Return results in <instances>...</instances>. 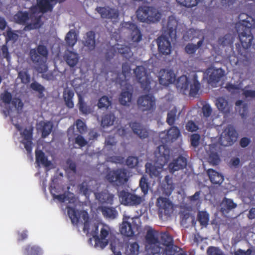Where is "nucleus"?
I'll use <instances>...</instances> for the list:
<instances>
[{"mask_svg":"<svg viewBox=\"0 0 255 255\" xmlns=\"http://www.w3.org/2000/svg\"><path fill=\"white\" fill-rule=\"evenodd\" d=\"M180 135V130L177 127H172L165 134V132H161L159 136L162 143H168L173 142L178 138Z\"/></svg>","mask_w":255,"mask_h":255,"instance_id":"nucleus-19","label":"nucleus"},{"mask_svg":"<svg viewBox=\"0 0 255 255\" xmlns=\"http://www.w3.org/2000/svg\"><path fill=\"white\" fill-rule=\"evenodd\" d=\"M190 81L186 75H182L179 77L177 80L176 87L184 94L188 91Z\"/></svg>","mask_w":255,"mask_h":255,"instance_id":"nucleus-33","label":"nucleus"},{"mask_svg":"<svg viewBox=\"0 0 255 255\" xmlns=\"http://www.w3.org/2000/svg\"><path fill=\"white\" fill-rule=\"evenodd\" d=\"M48 51L46 46L42 44L38 45L36 48L31 49L29 51V56L33 63L36 64V70L39 73H45L48 70V66L45 59L47 58Z\"/></svg>","mask_w":255,"mask_h":255,"instance_id":"nucleus-2","label":"nucleus"},{"mask_svg":"<svg viewBox=\"0 0 255 255\" xmlns=\"http://www.w3.org/2000/svg\"><path fill=\"white\" fill-rule=\"evenodd\" d=\"M64 59L71 67H74L79 61L78 54L71 51H68L64 55Z\"/></svg>","mask_w":255,"mask_h":255,"instance_id":"nucleus-35","label":"nucleus"},{"mask_svg":"<svg viewBox=\"0 0 255 255\" xmlns=\"http://www.w3.org/2000/svg\"><path fill=\"white\" fill-rule=\"evenodd\" d=\"M216 105L218 109L222 113L227 115L231 110L232 106L228 101L223 97H219L216 100Z\"/></svg>","mask_w":255,"mask_h":255,"instance_id":"nucleus-24","label":"nucleus"},{"mask_svg":"<svg viewBox=\"0 0 255 255\" xmlns=\"http://www.w3.org/2000/svg\"><path fill=\"white\" fill-rule=\"evenodd\" d=\"M147 244L150 246L149 249H147L149 253L152 255L159 254L160 252L161 248L159 246V241L157 237L155 236L154 231L149 229L145 237Z\"/></svg>","mask_w":255,"mask_h":255,"instance_id":"nucleus-12","label":"nucleus"},{"mask_svg":"<svg viewBox=\"0 0 255 255\" xmlns=\"http://www.w3.org/2000/svg\"><path fill=\"white\" fill-rule=\"evenodd\" d=\"M35 159L36 162L41 164L46 167L51 165V162L48 160L44 153L41 150L35 151Z\"/></svg>","mask_w":255,"mask_h":255,"instance_id":"nucleus-37","label":"nucleus"},{"mask_svg":"<svg viewBox=\"0 0 255 255\" xmlns=\"http://www.w3.org/2000/svg\"><path fill=\"white\" fill-rule=\"evenodd\" d=\"M233 37L231 34H225L224 36L219 38L218 42L220 45L223 46H227L232 44Z\"/></svg>","mask_w":255,"mask_h":255,"instance_id":"nucleus-51","label":"nucleus"},{"mask_svg":"<svg viewBox=\"0 0 255 255\" xmlns=\"http://www.w3.org/2000/svg\"><path fill=\"white\" fill-rule=\"evenodd\" d=\"M238 22L236 24L237 30L255 28V19L247 13H241L238 16Z\"/></svg>","mask_w":255,"mask_h":255,"instance_id":"nucleus-11","label":"nucleus"},{"mask_svg":"<svg viewBox=\"0 0 255 255\" xmlns=\"http://www.w3.org/2000/svg\"><path fill=\"white\" fill-rule=\"evenodd\" d=\"M98 209L106 218L114 219L118 216V212L115 208L106 206L99 207Z\"/></svg>","mask_w":255,"mask_h":255,"instance_id":"nucleus-34","label":"nucleus"},{"mask_svg":"<svg viewBox=\"0 0 255 255\" xmlns=\"http://www.w3.org/2000/svg\"><path fill=\"white\" fill-rule=\"evenodd\" d=\"M187 164V159L180 155L169 163L168 165L169 171L173 173L176 171L183 169L186 167Z\"/></svg>","mask_w":255,"mask_h":255,"instance_id":"nucleus-21","label":"nucleus"},{"mask_svg":"<svg viewBox=\"0 0 255 255\" xmlns=\"http://www.w3.org/2000/svg\"><path fill=\"white\" fill-rule=\"evenodd\" d=\"M133 133L141 139L147 138L151 134L152 130L139 123L131 122L129 124Z\"/></svg>","mask_w":255,"mask_h":255,"instance_id":"nucleus-14","label":"nucleus"},{"mask_svg":"<svg viewBox=\"0 0 255 255\" xmlns=\"http://www.w3.org/2000/svg\"><path fill=\"white\" fill-rule=\"evenodd\" d=\"M119 198L122 203L125 205L136 206L142 202V198L140 196L125 190H122L120 192Z\"/></svg>","mask_w":255,"mask_h":255,"instance_id":"nucleus-13","label":"nucleus"},{"mask_svg":"<svg viewBox=\"0 0 255 255\" xmlns=\"http://www.w3.org/2000/svg\"><path fill=\"white\" fill-rule=\"evenodd\" d=\"M161 240L163 245L167 248L172 247L173 245V239L168 234H163L161 235Z\"/></svg>","mask_w":255,"mask_h":255,"instance_id":"nucleus-54","label":"nucleus"},{"mask_svg":"<svg viewBox=\"0 0 255 255\" xmlns=\"http://www.w3.org/2000/svg\"><path fill=\"white\" fill-rule=\"evenodd\" d=\"M208 160L210 164L217 165L220 163L221 159L217 152H211L209 154Z\"/></svg>","mask_w":255,"mask_h":255,"instance_id":"nucleus-56","label":"nucleus"},{"mask_svg":"<svg viewBox=\"0 0 255 255\" xmlns=\"http://www.w3.org/2000/svg\"><path fill=\"white\" fill-rule=\"evenodd\" d=\"M177 110L176 107H174L171 110L167 113L166 122L170 126H173L176 121V114Z\"/></svg>","mask_w":255,"mask_h":255,"instance_id":"nucleus-47","label":"nucleus"},{"mask_svg":"<svg viewBox=\"0 0 255 255\" xmlns=\"http://www.w3.org/2000/svg\"><path fill=\"white\" fill-rule=\"evenodd\" d=\"M176 75L172 70L162 69L159 72L158 80L160 84L167 86L175 82Z\"/></svg>","mask_w":255,"mask_h":255,"instance_id":"nucleus-17","label":"nucleus"},{"mask_svg":"<svg viewBox=\"0 0 255 255\" xmlns=\"http://www.w3.org/2000/svg\"><path fill=\"white\" fill-rule=\"evenodd\" d=\"M111 105L110 99L107 96H103L99 100L97 106L99 109H108Z\"/></svg>","mask_w":255,"mask_h":255,"instance_id":"nucleus-49","label":"nucleus"},{"mask_svg":"<svg viewBox=\"0 0 255 255\" xmlns=\"http://www.w3.org/2000/svg\"><path fill=\"white\" fill-rule=\"evenodd\" d=\"M236 106L237 107L242 106L240 109L239 110V112L242 118H245L248 113V105L247 104H244L243 101L241 100H237L236 102Z\"/></svg>","mask_w":255,"mask_h":255,"instance_id":"nucleus-50","label":"nucleus"},{"mask_svg":"<svg viewBox=\"0 0 255 255\" xmlns=\"http://www.w3.org/2000/svg\"><path fill=\"white\" fill-rule=\"evenodd\" d=\"M156 205L159 215L169 216L173 212L172 203L167 198L159 197L157 200Z\"/></svg>","mask_w":255,"mask_h":255,"instance_id":"nucleus-15","label":"nucleus"},{"mask_svg":"<svg viewBox=\"0 0 255 255\" xmlns=\"http://www.w3.org/2000/svg\"><path fill=\"white\" fill-rule=\"evenodd\" d=\"M237 204L231 199L225 198L222 202L221 211L223 213H228L231 210L237 207Z\"/></svg>","mask_w":255,"mask_h":255,"instance_id":"nucleus-42","label":"nucleus"},{"mask_svg":"<svg viewBox=\"0 0 255 255\" xmlns=\"http://www.w3.org/2000/svg\"><path fill=\"white\" fill-rule=\"evenodd\" d=\"M209 179L214 184L220 185L224 180V176L221 173L213 169H209L207 171Z\"/></svg>","mask_w":255,"mask_h":255,"instance_id":"nucleus-29","label":"nucleus"},{"mask_svg":"<svg viewBox=\"0 0 255 255\" xmlns=\"http://www.w3.org/2000/svg\"><path fill=\"white\" fill-rule=\"evenodd\" d=\"M116 119L113 113L105 115L102 118V124L103 127H109L113 125Z\"/></svg>","mask_w":255,"mask_h":255,"instance_id":"nucleus-45","label":"nucleus"},{"mask_svg":"<svg viewBox=\"0 0 255 255\" xmlns=\"http://www.w3.org/2000/svg\"><path fill=\"white\" fill-rule=\"evenodd\" d=\"M208 82L210 83L218 82L224 76V71L221 69L208 68L206 71Z\"/></svg>","mask_w":255,"mask_h":255,"instance_id":"nucleus-22","label":"nucleus"},{"mask_svg":"<svg viewBox=\"0 0 255 255\" xmlns=\"http://www.w3.org/2000/svg\"><path fill=\"white\" fill-rule=\"evenodd\" d=\"M106 178L110 183L119 186L126 183L128 176L126 169L118 168L109 171L106 175Z\"/></svg>","mask_w":255,"mask_h":255,"instance_id":"nucleus-7","label":"nucleus"},{"mask_svg":"<svg viewBox=\"0 0 255 255\" xmlns=\"http://www.w3.org/2000/svg\"><path fill=\"white\" fill-rule=\"evenodd\" d=\"M136 13L137 19L142 22L154 23L159 21L161 18V13L153 6H140Z\"/></svg>","mask_w":255,"mask_h":255,"instance_id":"nucleus-4","label":"nucleus"},{"mask_svg":"<svg viewBox=\"0 0 255 255\" xmlns=\"http://www.w3.org/2000/svg\"><path fill=\"white\" fill-rule=\"evenodd\" d=\"M132 93L128 90H123L119 98V101L121 105L125 106H129L131 102Z\"/></svg>","mask_w":255,"mask_h":255,"instance_id":"nucleus-31","label":"nucleus"},{"mask_svg":"<svg viewBox=\"0 0 255 255\" xmlns=\"http://www.w3.org/2000/svg\"><path fill=\"white\" fill-rule=\"evenodd\" d=\"M124 26L131 31V40L134 42H139L142 39V35L136 24L130 22H126Z\"/></svg>","mask_w":255,"mask_h":255,"instance_id":"nucleus-20","label":"nucleus"},{"mask_svg":"<svg viewBox=\"0 0 255 255\" xmlns=\"http://www.w3.org/2000/svg\"><path fill=\"white\" fill-rule=\"evenodd\" d=\"M200 135L198 133H194L191 136V144L194 147H197L200 143Z\"/></svg>","mask_w":255,"mask_h":255,"instance_id":"nucleus-62","label":"nucleus"},{"mask_svg":"<svg viewBox=\"0 0 255 255\" xmlns=\"http://www.w3.org/2000/svg\"><path fill=\"white\" fill-rule=\"evenodd\" d=\"M170 153V150L166 145H160L157 147L154 151L155 162H147L145 165L146 173L151 178H161L160 174L163 170V166L169 159Z\"/></svg>","mask_w":255,"mask_h":255,"instance_id":"nucleus-1","label":"nucleus"},{"mask_svg":"<svg viewBox=\"0 0 255 255\" xmlns=\"http://www.w3.org/2000/svg\"><path fill=\"white\" fill-rule=\"evenodd\" d=\"M177 25V22L173 17H169L167 22V35L168 38L171 39L176 38V28Z\"/></svg>","mask_w":255,"mask_h":255,"instance_id":"nucleus-30","label":"nucleus"},{"mask_svg":"<svg viewBox=\"0 0 255 255\" xmlns=\"http://www.w3.org/2000/svg\"><path fill=\"white\" fill-rule=\"evenodd\" d=\"M84 45L89 50H93L96 46L95 33L93 31H88L84 37Z\"/></svg>","mask_w":255,"mask_h":255,"instance_id":"nucleus-26","label":"nucleus"},{"mask_svg":"<svg viewBox=\"0 0 255 255\" xmlns=\"http://www.w3.org/2000/svg\"><path fill=\"white\" fill-rule=\"evenodd\" d=\"M120 231L122 235L127 237H131L134 234L131 224L127 221L123 222Z\"/></svg>","mask_w":255,"mask_h":255,"instance_id":"nucleus-38","label":"nucleus"},{"mask_svg":"<svg viewBox=\"0 0 255 255\" xmlns=\"http://www.w3.org/2000/svg\"><path fill=\"white\" fill-rule=\"evenodd\" d=\"M138 163V158L135 156H129L126 160V164L131 168L135 167Z\"/></svg>","mask_w":255,"mask_h":255,"instance_id":"nucleus-58","label":"nucleus"},{"mask_svg":"<svg viewBox=\"0 0 255 255\" xmlns=\"http://www.w3.org/2000/svg\"><path fill=\"white\" fill-rule=\"evenodd\" d=\"M117 49L118 52L127 59L129 60L132 56L130 48L128 46L118 44Z\"/></svg>","mask_w":255,"mask_h":255,"instance_id":"nucleus-40","label":"nucleus"},{"mask_svg":"<svg viewBox=\"0 0 255 255\" xmlns=\"http://www.w3.org/2000/svg\"><path fill=\"white\" fill-rule=\"evenodd\" d=\"M110 233V229L108 226H103L101 229L100 237H96V242L101 243V246L102 248L105 247L108 245L109 242L106 238L108 237Z\"/></svg>","mask_w":255,"mask_h":255,"instance_id":"nucleus-28","label":"nucleus"},{"mask_svg":"<svg viewBox=\"0 0 255 255\" xmlns=\"http://www.w3.org/2000/svg\"><path fill=\"white\" fill-rule=\"evenodd\" d=\"M95 10L102 19L110 20L113 23H116L119 20L120 12L115 7L110 6H97Z\"/></svg>","mask_w":255,"mask_h":255,"instance_id":"nucleus-9","label":"nucleus"},{"mask_svg":"<svg viewBox=\"0 0 255 255\" xmlns=\"http://www.w3.org/2000/svg\"><path fill=\"white\" fill-rule=\"evenodd\" d=\"M238 134L234 128L231 125H228L224 129L221 137V144L227 146H230L237 140Z\"/></svg>","mask_w":255,"mask_h":255,"instance_id":"nucleus-8","label":"nucleus"},{"mask_svg":"<svg viewBox=\"0 0 255 255\" xmlns=\"http://www.w3.org/2000/svg\"><path fill=\"white\" fill-rule=\"evenodd\" d=\"M0 98L2 102L7 104H9L12 100L11 94L7 91H4L0 94Z\"/></svg>","mask_w":255,"mask_h":255,"instance_id":"nucleus-59","label":"nucleus"},{"mask_svg":"<svg viewBox=\"0 0 255 255\" xmlns=\"http://www.w3.org/2000/svg\"><path fill=\"white\" fill-rule=\"evenodd\" d=\"M38 129L41 132L42 138L48 136L51 132L53 125L50 121H41L38 124Z\"/></svg>","mask_w":255,"mask_h":255,"instance_id":"nucleus-27","label":"nucleus"},{"mask_svg":"<svg viewBox=\"0 0 255 255\" xmlns=\"http://www.w3.org/2000/svg\"><path fill=\"white\" fill-rule=\"evenodd\" d=\"M136 78L140 84L141 88L145 92H149L156 89L157 82L147 73V71L143 66H137L134 70Z\"/></svg>","mask_w":255,"mask_h":255,"instance_id":"nucleus-3","label":"nucleus"},{"mask_svg":"<svg viewBox=\"0 0 255 255\" xmlns=\"http://www.w3.org/2000/svg\"><path fill=\"white\" fill-rule=\"evenodd\" d=\"M208 255H223L222 251L217 247L210 246L207 250Z\"/></svg>","mask_w":255,"mask_h":255,"instance_id":"nucleus-64","label":"nucleus"},{"mask_svg":"<svg viewBox=\"0 0 255 255\" xmlns=\"http://www.w3.org/2000/svg\"><path fill=\"white\" fill-rule=\"evenodd\" d=\"M139 246L136 242L129 244L127 250V255H137Z\"/></svg>","mask_w":255,"mask_h":255,"instance_id":"nucleus-53","label":"nucleus"},{"mask_svg":"<svg viewBox=\"0 0 255 255\" xmlns=\"http://www.w3.org/2000/svg\"><path fill=\"white\" fill-rule=\"evenodd\" d=\"M18 35L12 31L10 28L6 30L5 39L6 41L13 40L15 41L18 38Z\"/></svg>","mask_w":255,"mask_h":255,"instance_id":"nucleus-61","label":"nucleus"},{"mask_svg":"<svg viewBox=\"0 0 255 255\" xmlns=\"http://www.w3.org/2000/svg\"><path fill=\"white\" fill-rule=\"evenodd\" d=\"M158 50L159 53L167 55L171 52V44L167 35H161L156 39Z\"/></svg>","mask_w":255,"mask_h":255,"instance_id":"nucleus-16","label":"nucleus"},{"mask_svg":"<svg viewBox=\"0 0 255 255\" xmlns=\"http://www.w3.org/2000/svg\"><path fill=\"white\" fill-rule=\"evenodd\" d=\"M150 184L148 178L144 175L142 176L139 181V187L144 195L146 194L149 190Z\"/></svg>","mask_w":255,"mask_h":255,"instance_id":"nucleus-48","label":"nucleus"},{"mask_svg":"<svg viewBox=\"0 0 255 255\" xmlns=\"http://www.w3.org/2000/svg\"><path fill=\"white\" fill-rule=\"evenodd\" d=\"M68 215L73 224H78L80 219V214L75 208L67 207Z\"/></svg>","mask_w":255,"mask_h":255,"instance_id":"nucleus-44","label":"nucleus"},{"mask_svg":"<svg viewBox=\"0 0 255 255\" xmlns=\"http://www.w3.org/2000/svg\"><path fill=\"white\" fill-rule=\"evenodd\" d=\"M253 28L242 29L241 31L237 30L239 34L241 44H236V48L238 54L241 56H245L247 49L250 48L252 44L254 36L251 32Z\"/></svg>","mask_w":255,"mask_h":255,"instance_id":"nucleus-5","label":"nucleus"},{"mask_svg":"<svg viewBox=\"0 0 255 255\" xmlns=\"http://www.w3.org/2000/svg\"><path fill=\"white\" fill-rule=\"evenodd\" d=\"M24 254L26 255H40V249L37 246L28 245L25 248Z\"/></svg>","mask_w":255,"mask_h":255,"instance_id":"nucleus-52","label":"nucleus"},{"mask_svg":"<svg viewBox=\"0 0 255 255\" xmlns=\"http://www.w3.org/2000/svg\"><path fill=\"white\" fill-rule=\"evenodd\" d=\"M18 78L21 80V83L27 84L30 81V76L27 71H20L18 73Z\"/></svg>","mask_w":255,"mask_h":255,"instance_id":"nucleus-57","label":"nucleus"},{"mask_svg":"<svg viewBox=\"0 0 255 255\" xmlns=\"http://www.w3.org/2000/svg\"><path fill=\"white\" fill-rule=\"evenodd\" d=\"M209 214L206 211H199L197 213V219L202 227H206L209 221Z\"/></svg>","mask_w":255,"mask_h":255,"instance_id":"nucleus-39","label":"nucleus"},{"mask_svg":"<svg viewBox=\"0 0 255 255\" xmlns=\"http://www.w3.org/2000/svg\"><path fill=\"white\" fill-rule=\"evenodd\" d=\"M96 199L102 204L112 205L114 201V195L105 190L95 194Z\"/></svg>","mask_w":255,"mask_h":255,"instance_id":"nucleus-25","label":"nucleus"},{"mask_svg":"<svg viewBox=\"0 0 255 255\" xmlns=\"http://www.w3.org/2000/svg\"><path fill=\"white\" fill-rule=\"evenodd\" d=\"M30 17L29 13L26 11H18L13 16L14 21L16 23L25 25L24 30L37 29L41 26L40 16L35 17L34 22L27 23V21Z\"/></svg>","mask_w":255,"mask_h":255,"instance_id":"nucleus-6","label":"nucleus"},{"mask_svg":"<svg viewBox=\"0 0 255 255\" xmlns=\"http://www.w3.org/2000/svg\"><path fill=\"white\" fill-rule=\"evenodd\" d=\"M74 93L73 90L70 89H65L63 92V99L65 105L69 108H73L74 104L73 101Z\"/></svg>","mask_w":255,"mask_h":255,"instance_id":"nucleus-36","label":"nucleus"},{"mask_svg":"<svg viewBox=\"0 0 255 255\" xmlns=\"http://www.w3.org/2000/svg\"><path fill=\"white\" fill-rule=\"evenodd\" d=\"M174 189L172 178L169 175H166L162 181L160 191L163 195L169 196Z\"/></svg>","mask_w":255,"mask_h":255,"instance_id":"nucleus-23","label":"nucleus"},{"mask_svg":"<svg viewBox=\"0 0 255 255\" xmlns=\"http://www.w3.org/2000/svg\"><path fill=\"white\" fill-rule=\"evenodd\" d=\"M36 1L38 9L42 13L52 11L54 6V4L50 0H36Z\"/></svg>","mask_w":255,"mask_h":255,"instance_id":"nucleus-32","label":"nucleus"},{"mask_svg":"<svg viewBox=\"0 0 255 255\" xmlns=\"http://www.w3.org/2000/svg\"><path fill=\"white\" fill-rule=\"evenodd\" d=\"M50 192L52 195L53 197L55 199H57L61 203L64 202L67 199V196L65 194L56 195V189L55 187H53L52 185L49 188Z\"/></svg>","mask_w":255,"mask_h":255,"instance_id":"nucleus-55","label":"nucleus"},{"mask_svg":"<svg viewBox=\"0 0 255 255\" xmlns=\"http://www.w3.org/2000/svg\"><path fill=\"white\" fill-rule=\"evenodd\" d=\"M197 78V75L194 74L192 79L193 83L190 84L189 94L193 97L195 96L198 94L200 88V83Z\"/></svg>","mask_w":255,"mask_h":255,"instance_id":"nucleus-41","label":"nucleus"},{"mask_svg":"<svg viewBox=\"0 0 255 255\" xmlns=\"http://www.w3.org/2000/svg\"><path fill=\"white\" fill-rule=\"evenodd\" d=\"M79 189L80 192L82 193L85 196L89 195L90 192L87 182H83L80 184L79 185Z\"/></svg>","mask_w":255,"mask_h":255,"instance_id":"nucleus-63","label":"nucleus"},{"mask_svg":"<svg viewBox=\"0 0 255 255\" xmlns=\"http://www.w3.org/2000/svg\"><path fill=\"white\" fill-rule=\"evenodd\" d=\"M30 86L33 90L38 92L39 94H42L45 90L44 87L42 85L36 81L31 83Z\"/></svg>","mask_w":255,"mask_h":255,"instance_id":"nucleus-60","label":"nucleus"},{"mask_svg":"<svg viewBox=\"0 0 255 255\" xmlns=\"http://www.w3.org/2000/svg\"><path fill=\"white\" fill-rule=\"evenodd\" d=\"M137 104L139 109L143 112L151 113L155 109V100L151 95L147 94L139 97Z\"/></svg>","mask_w":255,"mask_h":255,"instance_id":"nucleus-10","label":"nucleus"},{"mask_svg":"<svg viewBox=\"0 0 255 255\" xmlns=\"http://www.w3.org/2000/svg\"><path fill=\"white\" fill-rule=\"evenodd\" d=\"M65 41L67 45L73 47L77 41V35L74 30H70L66 34Z\"/></svg>","mask_w":255,"mask_h":255,"instance_id":"nucleus-43","label":"nucleus"},{"mask_svg":"<svg viewBox=\"0 0 255 255\" xmlns=\"http://www.w3.org/2000/svg\"><path fill=\"white\" fill-rule=\"evenodd\" d=\"M78 106L80 112L83 114H88L90 113V108L84 102V100L81 95L78 96Z\"/></svg>","mask_w":255,"mask_h":255,"instance_id":"nucleus-46","label":"nucleus"},{"mask_svg":"<svg viewBox=\"0 0 255 255\" xmlns=\"http://www.w3.org/2000/svg\"><path fill=\"white\" fill-rule=\"evenodd\" d=\"M23 138L22 143L24 145L28 154H30L32 149V139H33V128L29 127L28 128H25L22 132L20 133Z\"/></svg>","mask_w":255,"mask_h":255,"instance_id":"nucleus-18","label":"nucleus"}]
</instances>
